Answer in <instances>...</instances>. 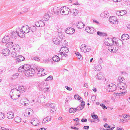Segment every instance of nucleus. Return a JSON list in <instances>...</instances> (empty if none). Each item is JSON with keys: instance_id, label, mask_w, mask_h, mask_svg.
I'll list each match as a JSON object with an SVG mask.
<instances>
[{"instance_id": "50", "label": "nucleus", "mask_w": 130, "mask_h": 130, "mask_svg": "<svg viewBox=\"0 0 130 130\" xmlns=\"http://www.w3.org/2000/svg\"><path fill=\"white\" fill-rule=\"evenodd\" d=\"M100 105L102 107V108L104 109H105L107 108V107L103 104H101Z\"/></svg>"}, {"instance_id": "40", "label": "nucleus", "mask_w": 130, "mask_h": 130, "mask_svg": "<svg viewBox=\"0 0 130 130\" xmlns=\"http://www.w3.org/2000/svg\"><path fill=\"white\" fill-rule=\"evenodd\" d=\"M36 29L37 28L35 26H32L31 27L30 30H31L32 32H34L36 31Z\"/></svg>"}, {"instance_id": "36", "label": "nucleus", "mask_w": 130, "mask_h": 130, "mask_svg": "<svg viewBox=\"0 0 130 130\" xmlns=\"http://www.w3.org/2000/svg\"><path fill=\"white\" fill-rule=\"evenodd\" d=\"M47 106L50 107L53 109L55 110V105L53 104H48L47 105Z\"/></svg>"}, {"instance_id": "42", "label": "nucleus", "mask_w": 130, "mask_h": 130, "mask_svg": "<svg viewBox=\"0 0 130 130\" xmlns=\"http://www.w3.org/2000/svg\"><path fill=\"white\" fill-rule=\"evenodd\" d=\"M101 66L100 65H98L95 68V70L96 71H98L101 70Z\"/></svg>"}, {"instance_id": "64", "label": "nucleus", "mask_w": 130, "mask_h": 130, "mask_svg": "<svg viewBox=\"0 0 130 130\" xmlns=\"http://www.w3.org/2000/svg\"><path fill=\"white\" fill-rule=\"evenodd\" d=\"M34 59L35 60L37 61H38L40 60V58L39 57H34Z\"/></svg>"}, {"instance_id": "6", "label": "nucleus", "mask_w": 130, "mask_h": 130, "mask_svg": "<svg viewBox=\"0 0 130 130\" xmlns=\"http://www.w3.org/2000/svg\"><path fill=\"white\" fill-rule=\"evenodd\" d=\"M116 85L113 84H111L109 85L107 87V88L109 89L108 90L109 92H112L116 89Z\"/></svg>"}, {"instance_id": "13", "label": "nucleus", "mask_w": 130, "mask_h": 130, "mask_svg": "<svg viewBox=\"0 0 130 130\" xmlns=\"http://www.w3.org/2000/svg\"><path fill=\"white\" fill-rule=\"evenodd\" d=\"M10 36H12V38H14V39L16 38V37L18 36H19L21 38H23L22 36H21L20 35L18 34L15 31H13L11 32L10 34Z\"/></svg>"}, {"instance_id": "52", "label": "nucleus", "mask_w": 130, "mask_h": 130, "mask_svg": "<svg viewBox=\"0 0 130 130\" xmlns=\"http://www.w3.org/2000/svg\"><path fill=\"white\" fill-rule=\"evenodd\" d=\"M11 55L12 57H16L17 54L15 52H12L11 54Z\"/></svg>"}, {"instance_id": "5", "label": "nucleus", "mask_w": 130, "mask_h": 130, "mask_svg": "<svg viewBox=\"0 0 130 130\" xmlns=\"http://www.w3.org/2000/svg\"><path fill=\"white\" fill-rule=\"evenodd\" d=\"M70 9L67 7H63L61 8V14L62 15H67L70 12Z\"/></svg>"}, {"instance_id": "14", "label": "nucleus", "mask_w": 130, "mask_h": 130, "mask_svg": "<svg viewBox=\"0 0 130 130\" xmlns=\"http://www.w3.org/2000/svg\"><path fill=\"white\" fill-rule=\"evenodd\" d=\"M67 43V42L66 40L63 39H61L59 40L58 44L61 46V47H62H62H64L66 46V44Z\"/></svg>"}, {"instance_id": "8", "label": "nucleus", "mask_w": 130, "mask_h": 130, "mask_svg": "<svg viewBox=\"0 0 130 130\" xmlns=\"http://www.w3.org/2000/svg\"><path fill=\"white\" fill-rule=\"evenodd\" d=\"M109 22L111 23L117 24L118 23V21L116 18L115 16L110 17L109 18Z\"/></svg>"}, {"instance_id": "45", "label": "nucleus", "mask_w": 130, "mask_h": 130, "mask_svg": "<svg viewBox=\"0 0 130 130\" xmlns=\"http://www.w3.org/2000/svg\"><path fill=\"white\" fill-rule=\"evenodd\" d=\"M73 15L74 16H76L78 14V12L77 10L76 9H75L74 10H73Z\"/></svg>"}, {"instance_id": "32", "label": "nucleus", "mask_w": 130, "mask_h": 130, "mask_svg": "<svg viewBox=\"0 0 130 130\" xmlns=\"http://www.w3.org/2000/svg\"><path fill=\"white\" fill-rule=\"evenodd\" d=\"M58 37L60 39H63V37H64L63 36V35L62 34L61 32H58Z\"/></svg>"}, {"instance_id": "38", "label": "nucleus", "mask_w": 130, "mask_h": 130, "mask_svg": "<svg viewBox=\"0 0 130 130\" xmlns=\"http://www.w3.org/2000/svg\"><path fill=\"white\" fill-rule=\"evenodd\" d=\"M21 118L19 117H17L14 119L15 121L17 123L20 122H21Z\"/></svg>"}, {"instance_id": "51", "label": "nucleus", "mask_w": 130, "mask_h": 130, "mask_svg": "<svg viewBox=\"0 0 130 130\" xmlns=\"http://www.w3.org/2000/svg\"><path fill=\"white\" fill-rule=\"evenodd\" d=\"M126 12V11L122 10L121 11H120V13L121 16H122L124 15L125 13Z\"/></svg>"}, {"instance_id": "4", "label": "nucleus", "mask_w": 130, "mask_h": 130, "mask_svg": "<svg viewBox=\"0 0 130 130\" xmlns=\"http://www.w3.org/2000/svg\"><path fill=\"white\" fill-rule=\"evenodd\" d=\"M116 40V38L115 37L113 38V39L110 38H107L104 40V43L106 45L110 46L113 44L114 41Z\"/></svg>"}, {"instance_id": "27", "label": "nucleus", "mask_w": 130, "mask_h": 130, "mask_svg": "<svg viewBox=\"0 0 130 130\" xmlns=\"http://www.w3.org/2000/svg\"><path fill=\"white\" fill-rule=\"evenodd\" d=\"M25 58L22 55L18 56L17 57V60L19 61L20 62L23 61Z\"/></svg>"}, {"instance_id": "25", "label": "nucleus", "mask_w": 130, "mask_h": 130, "mask_svg": "<svg viewBox=\"0 0 130 130\" xmlns=\"http://www.w3.org/2000/svg\"><path fill=\"white\" fill-rule=\"evenodd\" d=\"M128 35L127 34H123L121 36V38L123 40H126L128 39L129 38Z\"/></svg>"}, {"instance_id": "58", "label": "nucleus", "mask_w": 130, "mask_h": 130, "mask_svg": "<svg viewBox=\"0 0 130 130\" xmlns=\"http://www.w3.org/2000/svg\"><path fill=\"white\" fill-rule=\"evenodd\" d=\"M65 88L67 89V90H68L71 91L72 90V88H71L69 87L68 86H66Z\"/></svg>"}, {"instance_id": "62", "label": "nucleus", "mask_w": 130, "mask_h": 130, "mask_svg": "<svg viewBox=\"0 0 130 130\" xmlns=\"http://www.w3.org/2000/svg\"><path fill=\"white\" fill-rule=\"evenodd\" d=\"M85 103L84 101H82L81 103V105H80L82 106H83L84 107V106L85 105Z\"/></svg>"}, {"instance_id": "18", "label": "nucleus", "mask_w": 130, "mask_h": 130, "mask_svg": "<svg viewBox=\"0 0 130 130\" xmlns=\"http://www.w3.org/2000/svg\"><path fill=\"white\" fill-rule=\"evenodd\" d=\"M7 116L9 119H12L14 117V113L13 112H9L7 114Z\"/></svg>"}, {"instance_id": "60", "label": "nucleus", "mask_w": 130, "mask_h": 130, "mask_svg": "<svg viewBox=\"0 0 130 130\" xmlns=\"http://www.w3.org/2000/svg\"><path fill=\"white\" fill-rule=\"evenodd\" d=\"M86 50H87V52H89L90 50V47L89 46H86Z\"/></svg>"}, {"instance_id": "28", "label": "nucleus", "mask_w": 130, "mask_h": 130, "mask_svg": "<svg viewBox=\"0 0 130 130\" xmlns=\"http://www.w3.org/2000/svg\"><path fill=\"white\" fill-rule=\"evenodd\" d=\"M45 84L44 82L40 83L38 86L40 89H41V90L44 89L45 87H46L44 86H45Z\"/></svg>"}, {"instance_id": "11", "label": "nucleus", "mask_w": 130, "mask_h": 130, "mask_svg": "<svg viewBox=\"0 0 130 130\" xmlns=\"http://www.w3.org/2000/svg\"><path fill=\"white\" fill-rule=\"evenodd\" d=\"M29 100H27L26 99H22L20 101V103L23 105H28Z\"/></svg>"}, {"instance_id": "7", "label": "nucleus", "mask_w": 130, "mask_h": 130, "mask_svg": "<svg viewBox=\"0 0 130 130\" xmlns=\"http://www.w3.org/2000/svg\"><path fill=\"white\" fill-rule=\"evenodd\" d=\"M52 11L54 14H58L59 13H61V8L56 6L53 8Z\"/></svg>"}, {"instance_id": "24", "label": "nucleus", "mask_w": 130, "mask_h": 130, "mask_svg": "<svg viewBox=\"0 0 130 130\" xmlns=\"http://www.w3.org/2000/svg\"><path fill=\"white\" fill-rule=\"evenodd\" d=\"M86 45L84 44H82L80 47V49L81 51L85 53L87 52V50H86Z\"/></svg>"}, {"instance_id": "37", "label": "nucleus", "mask_w": 130, "mask_h": 130, "mask_svg": "<svg viewBox=\"0 0 130 130\" xmlns=\"http://www.w3.org/2000/svg\"><path fill=\"white\" fill-rule=\"evenodd\" d=\"M38 23H39V27L40 26H43L45 25L44 23L42 21H39Z\"/></svg>"}, {"instance_id": "53", "label": "nucleus", "mask_w": 130, "mask_h": 130, "mask_svg": "<svg viewBox=\"0 0 130 130\" xmlns=\"http://www.w3.org/2000/svg\"><path fill=\"white\" fill-rule=\"evenodd\" d=\"M90 27H86V31L87 32H88L89 33L90 30Z\"/></svg>"}, {"instance_id": "63", "label": "nucleus", "mask_w": 130, "mask_h": 130, "mask_svg": "<svg viewBox=\"0 0 130 130\" xmlns=\"http://www.w3.org/2000/svg\"><path fill=\"white\" fill-rule=\"evenodd\" d=\"M87 121V120L86 119H84V118H83L81 120V121L82 122H86Z\"/></svg>"}, {"instance_id": "44", "label": "nucleus", "mask_w": 130, "mask_h": 130, "mask_svg": "<svg viewBox=\"0 0 130 130\" xmlns=\"http://www.w3.org/2000/svg\"><path fill=\"white\" fill-rule=\"evenodd\" d=\"M5 115L3 113L0 112V120H1L5 118Z\"/></svg>"}, {"instance_id": "31", "label": "nucleus", "mask_w": 130, "mask_h": 130, "mask_svg": "<svg viewBox=\"0 0 130 130\" xmlns=\"http://www.w3.org/2000/svg\"><path fill=\"white\" fill-rule=\"evenodd\" d=\"M50 18V16L48 14H46L43 17V19L44 21H47Z\"/></svg>"}, {"instance_id": "16", "label": "nucleus", "mask_w": 130, "mask_h": 130, "mask_svg": "<svg viewBox=\"0 0 130 130\" xmlns=\"http://www.w3.org/2000/svg\"><path fill=\"white\" fill-rule=\"evenodd\" d=\"M10 40V38L8 35L5 36L4 38L2 39V42L3 43H6L9 41Z\"/></svg>"}, {"instance_id": "48", "label": "nucleus", "mask_w": 130, "mask_h": 130, "mask_svg": "<svg viewBox=\"0 0 130 130\" xmlns=\"http://www.w3.org/2000/svg\"><path fill=\"white\" fill-rule=\"evenodd\" d=\"M83 108L84 107L83 106H81L80 105H79L78 106L77 108H76V109H77V110H82Z\"/></svg>"}, {"instance_id": "10", "label": "nucleus", "mask_w": 130, "mask_h": 130, "mask_svg": "<svg viewBox=\"0 0 130 130\" xmlns=\"http://www.w3.org/2000/svg\"><path fill=\"white\" fill-rule=\"evenodd\" d=\"M38 122V120L36 118H33L31 121V123L33 125L38 126L39 125V124Z\"/></svg>"}, {"instance_id": "49", "label": "nucleus", "mask_w": 130, "mask_h": 130, "mask_svg": "<svg viewBox=\"0 0 130 130\" xmlns=\"http://www.w3.org/2000/svg\"><path fill=\"white\" fill-rule=\"evenodd\" d=\"M96 99V96L95 95H92L91 97V100L92 101H95Z\"/></svg>"}, {"instance_id": "55", "label": "nucleus", "mask_w": 130, "mask_h": 130, "mask_svg": "<svg viewBox=\"0 0 130 130\" xmlns=\"http://www.w3.org/2000/svg\"><path fill=\"white\" fill-rule=\"evenodd\" d=\"M123 78H122L121 77L119 76L118 78V80L119 82H122L123 80Z\"/></svg>"}, {"instance_id": "46", "label": "nucleus", "mask_w": 130, "mask_h": 130, "mask_svg": "<svg viewBox=\"0 0 130 130\" xmlns=\"http://www.w3.org/2000/svg\"><path fill=\"white\" fill-rule=\"evenodd\" d=\"M53 77L52 76H50L45 79V80H52L53 79Z\"/></svg>"}, {"instance_id": "33", "label": "nucleus", "mask_w": 130, "mask_h": 130, "mask_svg": "<svg viewBox=\"0 0 130 130\" xmlns=\"http://www.w3.org/2000/svg\"><path fill=\"white\" fill-rule=\"evenodd\" d=\"M92 118L94 120L96 119H97L96 121L97 122H98L100 121V120L98 118V117L97 115H91Z\"/></svg>"}, {"instance_id": "59", "label": "nucleus", "mask_w": 130, "mask_h": 130, "mask_svg": "<svg viewBox=\"0 0 130 130\" xmlns=\"http://www.w3.org/2000/svg\"><path fill=\"white\" fill-rule=\"evenodd\" d=\"M104 127L106 128H109L110 126L109 125L107 124L106 123H105V124L104 125Z\"/></svg>"}, {"instance_id": "26", "label": "nucleus", "mask_w": 130, "mask_h": 130, "mask_svg": "<svg viewBox=\"0 0 130 130\" xmlns=\"http://www.w3.org/2000/svg\"><path fill=\"white\" fill-rule=\"evenodd\" d=\"M60 40L58 39L56 37H54L53 39V41L54 43L56 44H58Z\"/></svg>"}, {"instance_id": "29", "label": "nucleus", "mask_w": 130, "mask_h": 130, "mask_svg": "<svg viewBox=\"0 0 130 130\" xmlns=\"http://www.w3.org/2000/svg\"><path fill=\"white\" fill-rule=\"evenodd\" d=\"M52 59L55 62H58L60 60V58H59V56L57 55L54 56L52 58Z\"/></svg>"}, {"instance_id": "47", "label": "nucleus", "mask_w": 130, "mask_h": 130, "mask_svg": "<svg viewBox=\"0 0 130 130\" xmlns=\"http://www.w3.org/2000/svg\"><path fill=\"white\" fill-rule=\"evenodd\" d=\"M90 30L89 33L90 34H92L94 33L95 31V30L94 28L92 27H90Z\"/></svg>"}, {"instance_id": "56", "label": "nucleus", "mask_w": 130, "mask_h": 130, "mask_svg": "<svg viewBox=\"0 0 130 130\" xmlns=\"http://www.w3.org/2000/svg\"><path fill=\"white\" fill-rule=\"evenodd\" d=\"M77 57L78 59H79L80 60H82L83 57L80 54L78 55Z\"/></svg>"}, {"instance_id": "30", "label": "nucleus", "mask_w": 130, "mask_h": 130, "mask_svg": "<svg viewBox=\"0 0 130 130\" xmlns=\"http://www.w3.org/2000/svg\"><path fill=\"white\" fill-rule=\"evenodd\" d=\"M29 27L27 25H25L23 26L22 28V34H24L23 32L25 31L28 28H29Z\"/></svg>"}, {"instance_id": "35", "label": "nucleus", "mask_w": 130, "mask_h": 130, "mask_svg": "<svg viewBox=\"0 0 130 130\" xmlns=\"http://www.w3.org/2000/svg\"><path fill=\"white\" fill-rule=\"evenodd\" d=\"M19 75V73H18L14 74L13 75H12V77L11 78V79L13 80L16 78L18 77Z\"/></svg>"}, {"instance_id": "54", "label": "nucleus", "mask_w": 130, "mask_h": 130, "mask_svg": "<svg viewBox=\"0 0 130 130\" xmlns=\"http://www.w3.org/2000/svg\"><path fill=\"white\" fill-rule=\"evenodd\" d=\"M44 119L45 120L46 119V120H48V121H49L51 120V117H50L48 116V117H46Z\"/></svg>"}, {"instance_id": "9", "label": "nucleus", "mask_w": 130, "mask_h": 130, "mask_svg": "<svg viewBox=\"0 0 130 130\" xmlns=\"http://www.w3.org/2000/svg\"><path fill=\"white\" fill-rule=\"evenodd\" d=\"M75 31V29L72 28H66V32L69 34H72L74 33Z\"/></svg>"}, {"instance_id": "57", "label": "nucleus", "mask_w": 130, "mask_h": 130, "mask_svg": "<svg viewBox=\"0 0 130 130\" xmlns=\"http://www.w3.org/2000/svg\"><path fill=\"white\" fill-rule=\"evenodd\" d=\"M129 116V115L127 114H124L123 115V117L124 119L127 118Z\"/></svg>"}, {"instance_id": "17", "label": "nucleus", "mask_w": 130, "mask_h": 130, "mask_svg": "<svg viewBox=\"0 0 130 130\" xmlns=\"http://www.w3.org/2000/svg\"><path fill=\"white\" fill-rule=\"evenodd\" d=\"M118 87H120V89L124 90L126 87V85L125 84L123 83L118 84Z\"/></svg>"}, {"instance_id": "21", "label": "nucleus", "mask_w": 130, "mask_h": 130, "mask_svg": "<svg viewBox=\"0 0 130 130\" xmlns=\"http://www.w3.org/2000/svg\"><path fill=\"white\" fill-rule=\"evenodd\" d=\"M77 26L79 29H81L84 27V25L82 22H78L77 24Z\"/></svg>"}, {"instance_id": "34", "label": "nucleus", "mask_w": 130, "mask_h": 130, "mask_svg": "<svg viewBox=\"0 0 130 130\" xmlns=\"http://www.w3.org/2000/svg\"><path fill=\"white\" fill-rule=\"evenodd\" d=\"M20 48V46L18 44H15L14 45V46L13 49L15 51H16V50H18Z\"/></svg>"}, {"instance_id": "61", "label": "nucleus", "mask_w": 130, "mask_h": 130, "mask_svg": "<svg viewBox=\"0 0 130 130\" xmlns=\"http://www.w3.org/2000/svg\"><path fill=\"white\" fill-rule=\"evenodd\" d=\"M30 30V28L29 27V28H28L26 30H25V31L24 32V33H28L29 31Z\"/></svg>"}, {"instance_id": "43", "label": "nucleus", "mask_w": 130, "mask_h": 130, "mask_svg": "<svg viewBox=\"0 0 130 130\" xmlns=\"http://www.w3.org/2000/svg\"><path fill=\"white\" fill-rule=\"evenodd\" d=\"M16 32L18 34L20 35V34H21L22 31L21 29L20 28H18Z\"/></svg>"}, {"instance_id": "12", "label": "nucleus", "mask_w": 130, "mask_h": 130, "mask_svg": "<svg viewBox=\"0 0 130 130\" xmlns=\"http://www.w3.org/2000/svg\"><path fill=\"white\" fill-rule=\"evenodd\" d=\"M2 53L4 56H8L10 54V52L8 49L6 48L2 50Z\"/></svg>"}, {"instance_id": "3", "label": "nucleus", "mask_w": 130, "mask_h": 130, "mask_svg": "<svg viewBox=\"0 0 130 130\" xmlns=\"http://www.w3.org/2000/svg\"><path fill=\"white\" fill-rule=\"evenodd\" d=\"M114 42L115 44L114 43L111 46H109L108 49L109 51H112L113 52L116 53L118 49V46L121 47V46L119 45V42L116 40L114 41Z\"/></svg>"}, {"instance_id": "15", "label": "nucleus", "mask_w": 130, "mask_h": 130, "mask_svg": "<svg viewBox=\"0 0 130 130\" xmlns=\"http://www.w3.org/2000/svg\"><path fill=\"white\" fill-rule=\"evenodd\" d=\"M61 50H62V52L63 53H67L69 51L68 48L66 47V46L64 47H61L60 50V52Z\"/></svg>"}, {"instance_id": "39", "label": "nucleus", "mask_w": 130, "mask_h": 130, "mask_svg": "<svg viewBox=\"0 0 130 130\" xmlns=\"http://www.w3.org/2000/svg\"><path fill=\"white\" fill-rule=\"evenodd\" d=\"M77 111V109L75 108H71L69 109V112L70 113L75 112Z\"/></svg>"}, {"instance_id": "1", "label": "nucleus", "mask_w": 130, "mask_h": 130, "mask_svg": "<svg viewBox=\"0 0 130 130\" xmlns=\"http://www.w3.org/2000/svg\"><path fill=\"white\" fill-rule=\"evenodd\" d=\"M19 72H24L26 76H32L35 74V71L28 64H24L23 66H20L18 69Z\"/></svg>"}, {"instance_id": "2", "label": "nucleus", "mask_w": 130, "mask_h": 130, "mask_svg": "<svg viewBox=\"0 0 130 130\" xmlns=\"http://www.w3.org/2000/svg\"><path fill=\"white\" fill-rule=\"evenodd\" d=\"M20 91L18 89L14 88L11 89L10 92V98L16 100L18 99L20 96L19 94Z\"/></svg>"}, {"instance_id": "19", "label": "nucleus", "mask_w": 130, "mask_h": 130, "mask_svg": "<svg viewBox=\"0 0 130 130\" xmlns=\"http://www.w3.org/2000/svg\"><path fill=\"white\" fill-rule=\"evenodd\" d=\"M109 13L106 11H105L103 12L102 13L101 16V17H102L104 18H108L109 16Z\"/></svg>"}, {"instance_id": "41", "label": "nucleus", "mask_w": 130, "mask_h": 130, "mask_svg": "<svg viewBox=\"0 0 130 130\" xmlns=\"http://www.w3.org/2000/svg\"><path fill=\"white\" fill-rule=\"evenodd\" d=\"M97 34L100 36H105L106 35V34L104 33H103L102 32H100L98 31L97 32Z\"/></svg>"}, {"instance_id": "23", "label": "nucleus", "mask_w": 130, "mask_h": 130, "mask_svg": "<svg viewBox=\"0 0 130 130\" xmlns=\"http://www.w3.org/2000/svg\"><path fill=\"white\" fill-rule=\"evenodd\" d=\"M44 70V69L41 68H40L37 69V74L38 76H43V75L42 74V72Z\"/></svg>"}, {"instance_id": "20", "label": "nucleus", "mask_w": 130, "mask_h": 130, "mask_svg": "<svg viewBox=\"0 0 130 130\" xmlns=\"http://www.w3.org/2000/svg\"><path fill=\"white\" fill-rule=\"evenodd\" d=\"M14 44L13 42H10L7 43L6 44V46L7 47L9 48H12L14 46Z\"/></svg>"}, {"instance_id": "22", "label": "nucleus", "mask_w": 130, "mask_h": 130, "mask_svg": "<svg viewBox=\"0 0 130 130\" xmlns=\"http://www.w3.org/2000/svg\"><path fill=\"white\" fill-rule=\"evenodd\" d=\"M95 78L99 80L103 78V76L101 73H99L95 76Z\"/></svg>"}]
</instances>
